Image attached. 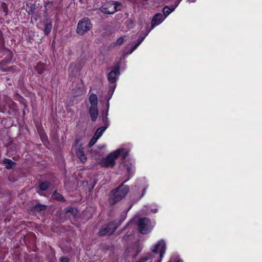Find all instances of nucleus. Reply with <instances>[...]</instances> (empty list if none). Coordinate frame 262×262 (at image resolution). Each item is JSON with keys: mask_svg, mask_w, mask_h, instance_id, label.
<instances>
[{"mask_svg": "<svg viewBox=\"0 0 262 262\" xmlns=\"http://www.w3.org/2000/svg\"><path fill=\"white\" fill-rule=\"evenodd\" d=\"M165 18L161 13L156 14L152 18L151 20V28H154L156 26L160 24Z\"/></svg>", "mask_w": 262, "mask_h": 262, "instance_id": "nucleus-11", "label": "nucleus"}, {"mask_svg": "<svg viewBox=\"0 0 262 262\" xmlns=\"http://www.w3.org/2000/svg\"><path fill=\"white\" fill-rule=\"evenodd\" d=\"M127 169L128 172L129 173H130V170H131V168L128 165H127Z\"/></svg>", "mask_w": 262, "mask_h": 262, "instance_id": "nucleus-38", "label": "nucleus"}, {"mask_svg": "<svg viewBox=\"0 0 262 262\" xmlns=\"http://www.w3.org/2000/svg\"><path fill=\"white\" fill-rule=\"evenodd\" d=\"M60 262H69V259L67 257L62 256L60 258Z\"/></svg>", "mask_w": 262, "mask_h": 262, "instance_id": "nucleus-32", "label": "nucleus"}, {"mask_svg": "<svg viewBox=\"0 0 262 262\" xmlns=\"http://www.w3.org/2000/svg\"><path fill=\"white\" fill-rule=\"evenodd\" d=\"M109 106H110V104H109V102H106V111H102V120H103V122L104 124V126H107V127H108L109 124H108V118H107V115H108V110H109Z\"/></svg>", "mask_w": 262, "mask_h": 262, "instance_id": "nucleus-13", "label": "nucleus"}, {"mask_svg": "<svg viewBox=\"0 0 262 262\" xmlns=\"http://www.w3.org/2000/svg\"><path fill=\"white\" fill-rule=\"evenodd\" d=\"M145 188H144L143 189V192H142V195H143V194H144V193L145 192Z\"/></svg>", "mask_w": 262, "mask_h": 262, "instance_id": "nucleus-44", "label": "nucleus"}, {"mask_svg": "<svg viewBox=\"0 0 262 262\" xmlns=\"http://www.w3.org/2000/svg\"><path fill=\"white\" fill-rule=\"evenodd\" d=\"M128 236L127 235H124L123 237H122V239H124L126 237H128Z\"/></svg>", "mask_w": 262, "mask_h": 262, "instance_id": "nucleus-43", "label": "nucleus"}, {"mask_svg": "<svg viewBox=\"0 0 262 262\" xmlns=\"http://www.w3.org/2000/svg\"><path fill=\"white\" fill-rule=\"evenodd\" d=\"M52 198L59 202H65V199L63 196L59 193H58L56 190H55L52 194Z\"/></svg>", "mask_w": 262, "mask_h": 262, "instance_id": "nucleus-17", "label": "nucleus"}, {"mask_svg": "<svg viewBox=\"0 0 262 262\" xmlns=\"http://www.w3.org/2000/svg\"><path fill=\"white\" fill-rule=\"evenodd\" d=\"M89 101L91 104L89 108L88 112L92 122H95L98 117V98L95 94H92L89 97Z\"/></svg>", "mask_w": 262, "mask_h": 262, "instance_id": "nucleus-3", "label": "nucleus"}, {"mask_svg": "<svg viewBox=\"0 0 262 262\" xmlns=\"http://www.w3.org/2000/svg\"><path fill=\"white\" fill-rule=\"evenodd\" d=\"M40 65H37V67H36V70H37V72H38V73L39 74H41L43 73L44 72V69L43 68H41L40 69H39L40 68Z\"/></svg>", "mask_w": 262, "mask_h": 262, "instance_id": "nucleus-31", "label": "nucleus"}, {"mask_svg": "<svg viewBox=\"0 0 262 262\" xmlns=\"http://www.w3.org/2000/svg\"><path fill=\"white\" fill-rule=\"evenodd\" d=\"M151 211L154 212V213H156L158 211V209H152L151 210Z\"/></svg>", "mask_w": 262, "mask_h": 262, "instance_id": "nucleus-40", "label": "nucleus"}, {"mask_svg": "<svg viewBox=\"0 0 262 262\" xmlns=\"http://www.w3.org/2000/svg\"><path fill=\"white\" fill-rule=\"evenodd\" d=\"M129 178L124 181L118 187L111 190L108 198V203L111 205H114L120 201L128 193L129 190V187L124 185Z\"/></svg>", "mask_w": 262, "mask_h": 262, "instance_id": "nucleus-1", "label": "nucleus"}, {"mask_svg": "<svg viewBox=\"0 0 262 262\" xmlns=\"http://www.w3.org/2000/svg\"><path fill=\"white\" fill-rule=\"evenodd\" d=\"M140 45L137 42L134 47H133L130 50H129L127 54H131Z\"/></svg>", "mask_w": 262, "mask_h": 262, "instance_id": "nucleus-30", "label": "nucleus"}, {"mask_svg": "<svg viewBox=\"0 0 262 262\" xmlns=\"http://www.w3.org/2000/svg\"><path fill=\"white\" fill-rule=\"evenodd\" d=\"M115 88H116V84L115 83L113 85H111L110 86V88H109V90L108 91V97L107 98V102H109V100L111 98V97L114 93Z\"/></svg>", "mask_w": 262, "mask_h": 262, "instance_id": "nucleus-21", "label": "nucleus"}, {"mask_svg": "<svg viewBox=\"0 0 262 262\" xmlns=\"http://www.w3.org/2000/svg\"><path fill=\"white\" fill-rule=\"evenodd\" d=\"M76 155L79 158L80 160L82 162L84 163L86 160V157L85 155L82 148H78L76 150Z\"/></svg>", "mask_w": 262, "mask_h": 262, "instance_id": "nucleus-15", "label": "nucleus"}, {"mask_svg": "<svg viewBox=\"0 0 262 262\" xmlns=\"http://www.w3.org/2000/svg\"><path fill=\"white\" fill-rule=\"evenodd\" d=\"M66 213H71L73 216L75 217L77 214V210L73 207H67L64 209Z\"/></svg>", "mask_w": 262, "mask_h": 262, "instance_id": "nucleus-20", "label": "nucleus"}, {"mask_svg": "<svg viewBox=\"0 0 262 262\" xmlns=\"http://www.w3.org/2000/svg\"><path fill=\"white\" fill-rule=\"evenodd\" d=\"M50 184V182L48 181L41 183L39 186L40 190L42 191L46 190L49 188Z\"/></svg>", "mask_w": 262, "mask_h": 262, "instance_id": "nucleus-22", "label": "nucleus"}, {"mask_svg": "<svg viewBox=\"0 0 262 262\" xmlns=\"http://www.w3.org/2000/svg\"><path fill=\"white\" fill-rule=\"evenodd\" d=\"M123 220H120L118 222L111 221L103 225L99 229L98 235L99 236H110L114 233L118 227L122 224Z\"/></svg>", "mask_w": 262, "mask_h": 262, "instance_id": "nucleus-2", "label": "nucleus"}, {"mask_svg": "<svg viewBox=\"0 0 262 262\" xmlns=\"http://www.w3.org/2000/svg\"><path fill=\"white\" fill-rule=\"evenodd\" d=\"M53 6V2L52 1H48L45 3V7L51 8Z\"/></svg>", "mask_w": 262, "mask_h": 262, "instance_id": "nucleus-27", "label": "nucleus"}, {"mask_svg": "<svg viewBox=\"0 0 262 262\" xmlns=\"http://www.w3.org/2000/svg\"><path fill=\"white\" fill-rule=\"evenodd\" d=\"M177 262H182L181 260H179Z\"/></svg>", "mask_w": 262, "mask_h": 262, "instance_id": "nucleus-45", "label": "nucleus"}, {"mask_svg": "<svg viewBox=\"0 0 262 262\" xmlns=\"http://www.w3.org/2000/svg\"><path fill=\"white\" fill-rule=\"evenodd\" d=\"M137 226L138 230L141 233L146 234L150 230V221L146 217L140 218L138 221Z\"/></svg>", "mask_w": 262, "mask_h": 262, "instance_id": "nucleus-5", "label": "nucleus"}, {"mask_svg": "<svg viewBox=\"0 0 262 262\" xmlns=\"http://www.w3.org/2000/svg\"><path fill=\"white\" fill-rule=\"evenodd\" d=\"M0 105L2 106V107L3 108V112H4V110H5V106L4 105H3L1 102H0Z\"/></svg>", "mask_w": 262, "mask_h": 262, "instance_id": "nucleus-39", "label": "nucleus"}, {"mask_svg": "<svg viewBox=\"0 0 262 262\" xmlns=\"http://www.w3.org/2000/svg\"><path fill=\"white\" fill-rule=\"evenodd\" d=\"M146 35H147V34H145L143 36H142V37L140 38V39L138 41V43L139 45H140L141 43L143 41V40L144 39V38H145V37H146Z\"/></svg>", "mask_w": 262, "mask_h": 262, "instance_id": "nucleus-35", "label": "nucleus"}, {"mask_svg": "<svg viewBox=\"0 0 262 262\" xmlns=\"http://www.w3.org/2000/svg\"><path fill=\"white\" fill-rule=\"evenodd\" d=\"M188 1L190 2L193 3V2H195L196 0H188Z\"/></svg>", "mask_w": 262, "mask_h": 262, "instance_id": "nucleus-42", "label": "nucleus"}, {"mask_svg": "<svg viewBox=\"0 0 262 262\" xmlns=\"http://www.w3.org/2000/svg\"><path fill=\"white\" fill-rule=\"evenodd\" d=\"M140 45L137 42L134 47H133L130 50H129L127 54H131Z\"/></svg>", "mask_w": 262, "mask_h": 262, "instance_id": "nucleus-29", "label": "nucleus"}, {"mask_svg": "<svg viewBox=\"0 0 262 262\" xmlns=\"http://www.w3.org/2000/svg\"><path fill=\"white\" fill-rule=\"evenodd\" d=\"M30 10L29 11V14H33V12L35 10V6L34 5H32L30 7Z\"/></svg>", "mask_w": 262, "mask_h": 262, "instance_id": "nucleus-34", "label": "nucleus"}, {"mask_svg": "<svg viewBox=\"0 0 262 262\" xmlns=\"http://www.w3.org/2000/svg\"><path fill=\"white\" fill-rule=\"evenodd\" d=\"M92 28V24L90 19L84 17L78 23L76 32L78 35H83Z\"/></svg>", "mask_w": 262, "mask_h": 262, "instance_id": "nucleus-4", "label": "nucleus"}, {"mask_svg": "<svg viewBox=\"0 0 262 262\" xmlns=\"http://www.w3.org/2000/svg\"><path fill=\"white\" fill-rule=\"evenodd\" d=\"M173 10V8L170 9L168 6L164 7L163 9V14L164 15V17L165 18L166 17L168 16Z\"/></svg>", "mask_w": 262, "mask_h": 262, "instance_id": "nucleus-23", "label": "nucleus"}, {"mask_svg": "<svg viewBox=\"0 0 262 262\" xmlns=\"http://www.w3.org/2000/svg\"><path fill=\"white\" fill-rule=\"evenodd\" d=\"M166 250V246L165 242L163 240H161L158 242L155 245L152 251L155 253H160V257L161 258L165 253Z\"/></svg>", "mask_w": 262, "mask_h": 262, "instance_id": "nucleus-7", "label": "nucleus"}, {"mask_svg": "<svg viewBox=\"0 0 262 262\" xmlns=\"http://www.w3.org/2000/svg\"><path fill=\"white\" fill-rule=\"evenodd\" d=\"M150 258V256H144V257L141 258L139 261H138L137 262H145V261H146L148 260H149Z\"/></svg>", "mask_w": 262, "mask_h": 262, "instance_id": "nucleus-28", "label": "nucleus"}, {"mask_svg": "<svg viewBox=\"0 0 262 262\" xmlns=\"http://www.w3.org/2000/svg\"><path fill=\"white\" fill-rule=\"evenodd\" d=\"M117 158L121 156L123 160H124L127 156V151L125 149H119L114 151Z\"/></svg>", "mask_w": 262, "mask_h": 262, "instance_id": "nucleus-16", "label": "nucleus"}, {"mask_svg": "<svg viewBox=\"0 0 262 262\" xmlns=\"http://www.w3.org/2000/svg\"><path fill=\"white\" fill-rule=\"evenodd\" d=\"M113 5V4H111L110 5H109L108 6H103L100 7V10L101 12H102L103 13H104L105 14H113L114 13H115V12L118 11V9H116V7L112 8Z\"/></svg>", "mask_w": 262, "mask_h": 262, "instance_id": "nucleus-12", "label": "nucleus"}, {"mask_svg": "<svg viewBox=\"0 0 262 262\" xmlns=\"http://www.w3.org/2000/svg\"><path fill=\"white\" fill-rule=\"evenodd\" d=\"M113 4V5L112 8L116 7V9H118V10H120V9L118 8V7L121 6V4L119 2H116L114 4Z\"/></svg>", "mask_w": 262, "mask_h": 262, "instance_id": "nucleus-33", "label": "nucleus"}, {"mask_svg": "<svg viewBox=\"0 0 262 262\" xmlns=\"http://www.w3.org/2000/svg\"><path fill=\"white\" fill-rule=\"evenodd\" d=\"M97 180L96 179H95L93 180L91 189H92L94 187V186L96 185V184L97 183Z\"/></svg>", "mask_w": 262, "mask_h": 262, "instance_id": "nucleus-37", "label": "nucleus"}, {"mask_svg": "<svg viewBox=\"0 0 262 262\" xmlns=\"http://www.w3.org/2000/svg\"><path fill=\"white\" fill-rule=\"evenodd\" d=\"M120 74V66H116L113 70H112L107 75V79L108 81L114 84L117 80V77Z\"/></svg>", "mask_w": 262, "mask_h": 262, "instance_id": "nucleus-8", "label": "nucleus"}, {"mask_svg": "<svg viewBox=\"0 0 262 262\" xmlns=\"http://www.w3.org/2000/svg\"><path fill=\"white\" fill-rule=\"evenodd\" d=\"M98 139V138H97L95 136H93V138H92V139L90 140L89 143V147H91L93 145H94L95 143L96 142V141H97V140Z\"/></svg>", "mask_w": 262, "mask_h": 262, "instance_id": "nucleus-26", "label": "nucleus"}, {"mask_svg": "<svg viewBox=\"0 0 262 262\" xmlns=\"http://www.w3.org/2000/svg\"><path fill=\"white\" fill-rule=\"evenodd\" d=\"M7 62L3 60L0 62V70L3 72H10L14 73L17 71V68L16 66H13L9 67H6Z\"/></svg>", "mask_w": 262, "mask_h": 262, "instance_id": "nucleus-9", "label": "nucleus"}, {"mask_svg": "<svg viewBox=\"0 0 262 262\" xmlns=\"http://www.w3.org/2000/svg\"><path fill=\"white\" fill-rule=\"evenodd\" d=\"M127 23L128 24V26L130 25L131 27L133 26L134 23L132 20L130 19L127 20Z\"/></svg>", "mask_w": 262, "mask_h": 262, "instance_id": "nucleus-36", "label": "nucleus"}, {"mask_svg": "<svg viewBox=\"0 0 262 262\" xmlns=\"http://www.w3.org/2000/svg\"><path fill=\"white\" fill-rule=\"evenodd\" d=\"M107 128V126H102L99 127L96 130L94 136L99 139L102 135L103 133L105 131V130Z\"/></svg>", "mask_w": 262, "mask_h": 262, "instance_id": "nucleus-18", "label": "nucleus"}, {"mask_svg": "<svg viewBox=\"0 0 262 262\" xmlns=\"http://www.w3.org/2000/svg\"><path fill=\"white\" fill-rule=\"evenodd\" d=\"M117 158L114 151L110 154L106 158L104 159L101 162V164L103 167H113L116 164L115 159Z\"/></svg>", "mask_w": 262, "mask_h": 262, "instance_id": "nucleus-6", "label": "nucleus"}, {"mask_svg": "<svg viewBox=\"0 0 262 262\" xmlns=\"http://www.w3.org/2000/svg\"><path fill=\"white\" fill-rule=\"evenodd\" d=\"M43 33L45 35H48L51 32L52 28V23L51 19L47 18L43 21Z\"/></svg>", "mask_w": 262, "mask_h": 262, "instance_id": "nucleus-10", "label": "nucleus"}, {"mask_svg": "<svg viewBox=\"0 0 262 262\" xmlns=\"http://www.w3.org/2000/svg\"><path fill=\"white\" fill-rule=\"evenodd\" d=\"M140 252V251H138L137 252V253L136 254V255L134 256V257L136 258V256H137V255L138 254V253Z\"/></svg>", "mask_w": 262, "mask_h": 262, "instance_id": "nucleus-41", "label": "nucleus"}, {"mask_svg": "<svg viewBox=\"0 0 262 262\" xmlns=\"http://www.w3.org/2000/svg\"><path fill=\"white\" fill-rule=\"evenodd\" d=\"M3 164L5 166V168L7 169H12L14 166L16 165V163L13 162L11 159H4L3 162Z\"/></svg>", "mask_w": 262, "mask_h": 262, "instance_id": "nucleus-14", "label": "nucleus"}, {"mask_svg": "<svg viewBox=\"0 0 262 262\" xmlns=\"http://www.w3.org/2000/svg\"><path fill=\"white\" fill-rule=\"evenodd\" d=\"M34 210L36 212H39L42 210H45L47 209V206L45 205H42L38 203L33 207Z\"/></svg>", "mask_w": 262, "mask_h": 262, "instance_id": "nucleus-19", "label": "nucleus"}, {"mask_svg": "<svg viewBox=\"0 0 262 262\" xmlns=\"http://www.w3.org/2000/svg\"><path fill=\"white\" fill-rule=\"evenodd\" d=\"M1 8L3 11L5 13V15H7L8 14V8L6 3L3 2L1 4Z\"/></svg>", "mask_w": 262, "mask_h": 262, "instance_id": "nucleus-24", "label": "nucleus"}, {"mask_svg": "<svg viewBox=\"0 0 262 262\" xmlns=\"http://www.w3.org/2000/svg\"><path fill=\"white\" fill-rule=\"evenodd\" d=\"M125 38H126L125 36H122L119 37L117 40H116V45H121L123 42H124L125 40Z\"/></svg>", "mask_w": 262, "mask_h": 262, "instance_id": "nucleus-25", "label": "nucleus"}]
</instances>
